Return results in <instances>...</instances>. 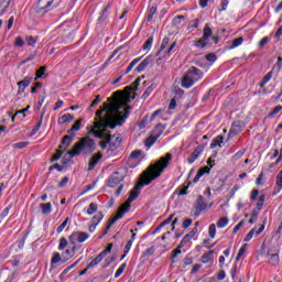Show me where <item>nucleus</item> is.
I'll return each mask as SVG.
<instances>
[{"label":"nucleus","mask_w":282,"mask_h":282,"mask_svg":"<svg viewBox=\"0 0 282 282\" xmlns=\"http://www.w3.org/2000/svg\"><path fill=\"white\" fill-rule=\"evenodd\" d=\"M110 108L101 106L96 112L94 126L91 127V133L95 138H99L101 141L99 145L101 149H107V144L116 149L120 145V134H109V129H116L124 124L127 118H129V111L131 107H126L124 112L113 110L109 111Z\"/></svg>","instance_id":"1"},{"label":"nucleus","mask_w":282,"mask_h":282,"mask_svg":"<svg viewBox=\"0 0 282 282\" xmlns=\"http://www.w3.org/2000/svg\"><path fill=\"white\" fill-rule=\"evenodd\" d=\"M173 160V155L171 153H166L164 156L160 158L154 164L150 165L145 171H143L141 175V182H139L134 188L131 191L130 196L128 197L127 202H124L118 209L116 216L109 221L104 235H107L111 227L118 221V219H122L126 213H129L131 208V202H135L138 199V195H140V188L142 186H149L153 182V180H158L164 170L169 167V164Z\"/></svg>","instance_id":"2"},{"label":"nucleus","mask_w":282,"mask_h":282,"mask_svg":"<svg viewBox=\"0 0 282 282\" xmlns=\"http://www.w3.org/2000/svg\"><path fill=\"white\" fill-rule=\"evenodd\" d=\"M139 85L140 78L135 79L132 85L127 86L123 91H115L112 96L107 99L108 102H104L101 107L109 109L110 112L120 111L122 107L127 109V107H129L127 105H129L131 100H135V94H133V91L138 89ZM124 109L122 113H124Z\"/></svg>","instance_id":"3"},{"label":"nucleus","mask_w":282,"mask_h":282,"mask_svg":"<svg viewBox=\"0 0 282 282\" xmlns=\"http://www.w3.org/2000/svg\"><path fill=\"white\" fill-rule=\"evenodd\" d=\"M202 78H204V73L199 68L192 66L183 76L182 87L191 89V87H193L198 80H202Z\"/></svg>","instance_id":"4"},{"label":"nucleus","mask_w":282,"mask_h":282,"mask_svg":"<svg viewBox=\"0 0 282 282\" xmlns=\"http://www.w3.org/2000/svg\"><path fill=\"white\" fill-rule=\"evenodd\" d=\"M96 149V142L89 137L83 138L79 142H77L70 151H68V155L70 158H76V155H80V151H94Z\"/></svg>","instance_id":"5"},{"label":"nucleus","mask_w":282,"mask_h":282,"mask_svg":"<svg viewBox=\"0 0 282 282\" xmlns=\"http://www.w3.org/2000/svg\"><path fill=\"white\" fill-rule=\"evenodd\" d=\"M213 37V29L206 24L203 30V36L194 42V45L196 47H199L200 50H206V47L210 46V39Z\"/></svg>","instance_id":"6"},{"label":"nucleus","mask_w":282,"mask_h":282,"mask_svg":"<svg viewBox=\"0 0 282 282\" xmlns=\"http://www.w3.org/2000/svg\"><path fill=\"white\" fill-rule=\"evenodd\" d=\"M52 8H56L54 0H39L36 3L37 14H45V12H50Z\"/></svg>","instance_id":"7"},{"label":"nucleus","mask_w":282,"mask_h":282,"mask_svg":"<svg viewBox=\"0 0 282 282\" xmlns=\"http://www.w3.org/2000/svg\"><path fill=\"white\" fill-rule=\"evenodd\" d=\"M87 239H89V234H87L85 231L73 232L69 236V241L73 246H76V243H85V241H87Z\"/></svg>","instance_id":"8"},{"label":"nucleus","mask_w":282,"mask_h":282,"mask_svg":"<svg viewBox=\"0 0 282 282\" xmlns=\"http://www.w3.org/2000/svg\"><path fill=\"white\" fill-rule=\"evenodd\" d=\"M100 160H102V152L94 154L88 162V171H94Z\"/></svg>","instance_id":"9"},{"label":"nucleus","mask_w":282,"mask_h":282,"mask_svg":"<svg viewBox=\"0 0 282 282\" xmlns=\"http://www.w3.org/2000/svg\"><path fill=\"white\" fill-rule=\"evenodd\" d=\"M263 230H265V224H262L259 229H257V228L251 229L248 232V235L245 237V241L246 242L251 241L252 237H254V236L259 237V235H261Z\"/></svg>","instance_id":"10"},{"label":"nucleus","mask_w":282,"mask_h":282,"mask_svg":"<svg viewBox=\"0 0 282 282\" xmlns=\"http://www.w3.org/2000/svg\"><path fill=\"white\" fill-rule=\"evenodd\" d=\"M120 182H122V176H120L118 172H115L108 180V186L110 188H116Z\"/></svg>","instance_id":"11"},{"label":"nucleus","mask_w":282,"mask_h":282,"mask_svg":"<svg viewBox=\"0 0 282 282\" xmlns=\"http://www.w3.org/2000/svg\"><path fill=\"white\" fill-rule=\"evenodd\" d=\"M102 217H104L102 213H98L97 215H95L91 218V224L88 227L89 232H95L98 224H100V221H102Z\"/></svg>","instance_id":"12"},{"label":"nucleus","mask_w":282,"mask_h":282,"mask_svg":"<svg viewBox=\"0 0 282 282\" xmlns=\"http://www.w3.org/2000/svg\"><path fill=\"white\" fill-rule=\"evenodd\" d=\"M197 232V228L192 229L188 234L184 236V238L181 240L178 248H184L186 243L191 241L195 237V234Z\"/></svg>","instance_id":"13"},{"label":"nucleus","mask_w":282,"mask_h":282,"mask_svg":"<svg viewBox=\"0 0 282 282\" xmlns=\"http://www.w3.org/2000/svg\"><path fill=\"white\" fill-rule=\"evenodd\" d=\"M31 83H32V77H30V76H26V77H24V79L20 80L18 83V86H19L18 94H23V91H25V88L30 87Z\"/></svg>","instance_id":"14"},{"label":"nucleus","mask_w":282,"mask_h":282,"mask_svg":"<svg viewBox=\"0 0 282 282\" xmlns=\"http://www.w3.org/2000/svg\"><path fill=\"white\" fill-rule=\"evenodd\" d=\"M74 138L76 135H65L62 140V145H59V149H64V151L67 150V148L74 142Z\"/></svg>","instance_id":"15"},{"label":"nucleus","mask_w":282,"mask_h":282,"mask_svg":"<svg viewBox=\"0 0 282 282\" xmlns=\"http://www.w3.org/2000/svg\"><path fill=\"white\" fill-rule=\"evenodd\" d=\"M153 252H155V249L153 247L143 251L142 256L140 257V262L147 263V261H149V257H152Z\"/></svg>","instance_id":"16"},{"label":"nucleus","mask_w":282,"mask_h":282,"mask_svg":"<svg viewBox=\"0 0 282 282\" xmlns=\"http://www.w3.org/2000/svg\"><path fill=\"white\" fill-rule=\"evenodd\" d=\"M153 61V57L148 56L145 57L137 67L138 72H144V69H147V67H149V64H151Z\"/></svg>","instance_id":"17"},{"label":"nucleus","mask_w":282,"mask_h":282,"mask_svg":"<svg viewBox=\"0 0 282 282\" xmlns=\"http://www.w3.org/2000/svg\"><path fill=\"white\" fill-rule=\"evenodd\" d=\"M203 152H204V148L197 147L192 153L191 158L188 159V163L193 164V162H195V160H197V158H199V155H202Z\"/></svg>","instance_id":"18"},{"label":"nucleus","mask_w":282,"mask_h":282,"mask_svg":"<svg viewBox=\"0 0 282 282\" xmlns=\"http://www.w3.org/2000/svg\"><path fill=\"white\" fill-rule=\"evenodd\" d=\"M65 263V261H69V258H65L63 260V257H61V253L58 252H53L52 259H51V263L52 265L56 264V263Z\"/></svg>","instance_id":"19"},{"label":"nucleus","mask_w":282,"mask_h":282,"mask_svg":"<svg viewBox=\"0 0 282 282\" xmlns=\"http://www.w3.org/2000/svg\"><path fill=\"white\" fill-rule=\"evenodd\" d=\"M267 257L271 265H279V252L276 253L269 252Z\"/></svg>","instance_id":"20"},{"label":"nucleus","mask_w":282,"mask_h":282,"mask_svg":"<svg viewBox=\"0 0 282 282\" xmlns=\"http://www.w3.org/2000/svg\"><path fill=\"white\" fill-rule=\"evenodd\" d=\"M8 8H10V0H2L0 3V17H3L8 12Z\"/></svg>","instance_id":"21"},{"label":"nucleus","mask_w":282,"mask_h":282,"mask_svg":"<svg viewBox=\"0 0 282 282\" xmlns=\"http://www.w3.org/2000/svg\"><path fill=\"white\" fill-rule=\"evenodd\" d=\"M196 210H206V203H204V196L202 195L196 200Z\"/></svg>","instance_id":"22"},{"label":"nucleus","mask_w":282,"mask_h":282,"mask_svg":"<svg viewBox=\"0 0 282 282\" xmlns=\"http://www.w3.org/2000/svg\"><path fill=\"white\" fill-rule=\"evenodd\" d=\"M72 120H74V116H72L70 113H66V115L62 116V118L58 119V123L65 124L67 122H72Z\"/></svg>","instance_id":"23"},{"label":"nucleus","mask_w":282,"mask_h":282,"mask_svg":"<svg viewBox=\"0 0 282 282\" xmlns=\"http://www.w3.org/2000/svg\"><path fill=\"white\" fill-rule=\"evenodd\" d=\"M80 124H83V119H78L68 130V133H76V131H80Z\"/></svg>","instance_id":"24"},{"label":"nucleus","mask_w":282,"mask_h":282,"mask_svg":"<svg viewBox=\"0 0 282 282\" xmlns=\"http://www.w3.org/2000/svg\"><path fill=\"white\" fill-rule=\"evenodd\" d=\"M243 131V127L239 123H232L230 132L234 133V135H237V133H241Z\"/></svg>","instance_id":"25"},{"label":"nucleus","mask_w":282,"mask_h":282,"mask_svg":"<svg viewBox=\"0 0 282 282\" xmlns=\"http://www.w3.org/2000/svg\"><path fill=\"white\" fill-rule=\"evenodd\" d=\"M109 8H111V2H108L107 7L101 11L100 17L98 19L99 22L107 20V12H109Z\"/></svg>","instance_id":"26"},{"label":"nucleus","mask_w":282,"mask_h":282,"mask_svg":"<svg viewBox=\"0 0 282 282\" xmlns=\"http://www.w3.org/2000/svg\"><path fill=\"white\" fill-rule=\"evenodd\" d=\"M40 208L42 209L43 215H50V213H52V204L51 203L41 204Z\"/></svg>","instance_id":"27"},{"label":"nucleus","mask_w":282,"mask_h":282,"mask_svg":"<svg viewBox=\"0 0 282 282\" xmlns=\"http://www.w3.org/2000/svg\"><path fill=\"white\" fill-rule=\"evenodd\" d=\"M165 129H166V126L158 124L153 131V135H156L158 138H160V135L164 133Z\"/></svg>","instance_id":"28"},{"label":"nucleus","mask_w":282,"mask_h":282,"mask_svg":"<svg viewBox=\"0 0 282 282\" xmlns=\"http://www.w3.org/2000/svg\"><path fill=\"white\" fill-rule=\"evenodd\" d=\"M213 261V251H208L202 256V263H210Z\"/></svg>","instance_id":"29"},{"label":"nucleus","mask_w":282,"mask_h":282,"mask_svg":"<svg viewBox=\"0 0 282 282\" xmlns=\"http://www.w3.org/2000/svg\"><path fill=\"white\" fill-rule=\"evenodd\" d=\"M102 256L98 254L94 260H91V262L87 265V269L90 268H96V265H98V263H100V261H102Z\"/></svg>","instance_id":"30"},{"label":"nucleus","mask_w":282,"mask_h":282,"mask_svg":"<svg viewBox=\"0 0 282 282\" xmlns=\"http://www.w3.org/2000/svg\"><path fill=\"white\" fill-rule=\"evenodd\" d=\"M243 43V37H238L231 41V45L229 46V50H235V47H239Z\"/></svg>","instance_id":"31"},{"label":"nucleus","mask_w":282,"mask_h":282,"mask_svg":"<svg viewBox=\"0 0 282 282\" xmlns=\"http://www.w3.org/2000/svg\"><path fill=\"white\" fill-rule=\"evenodd\" d=\"M248 250V245H242V247L239 249L238 254L236 257V261H239V259H241V257H243L246 254V251Z\"/></svg>","instance_id":"32"},{"label":"nucleus","mask_w":282,"mask_h":282,"mask_svg":"<svg viewBox=\"0 0 282 282\" xmlns=\"http://www.w3.org/2000/svg\"><path fill=\"white\" fill-rule=\"evenodd\" d=\"M272 79V70L269 72L262 79V82L260 83V87H265V85H268V83H270V80Z\"/></svg>","instance_id":"33"},{"label":"nucleus","mask_w":282,"mask_h":282,"mask_svg":"<svg viewBox=\"0 0 282 282\" xmlns=\"http://www.w3.org/2000/svg\"><path fill=\"white\" fill-rule=\"evenodd\" d=\"M98 210V204L90 203L87 209V215H94V213H97Z\"/></svg>","instance_id":"34"},{"label":"nucleus","mask_w":282,"mask_h":282,"mask_svg":"<svg viewBox=\"0 0 282 282\" xmlns=\"http://www.w3.org/2000/svg\"><path fill=\"white\" fill-rule=\"evenodd\" d=\"M153 89H154L153 85L149 86L141 97L142 100H147V98H149L151 94H153Z\"/></svg>","instance_id":"35"},{"label":"nucleus","mask_w":282,"mask_h":282,"mask_svg":"<svg viewBox=\"0 0 282 282\" xmlns=\"http://www.w3.org/2000/svg\"><path fill=\"white\" fill-rule=\"evenodd\" d=\"M263 204H265V195H260L258 203L256 205L257 210H261L263 208Z\"/></svg>","instance_id":"36"},{"label":"nucleus","mask_w":282,"mask_h":282,"mask_svg":"<svg viewBox=\"0 0 282 282\" xmlns=\"http://www.w3.org/2000/svg\"><path fill=\"white\" fill-rule=\"evenodd\" d=\"M208 232L210 239H215V236L217 235V226H215V224H212L208 228Z\"/></svg>","instance_id":"37"},{"label":"nucleus","mask_w":282,"mask_h":282,"mask_svg":"<svg viewBox=\"0 0 282 282\" xmlns=\"http://www.w3.org/2000/svg\"><path fill=\"white\" fill-rule=\"evenodd\" d=\"M158 12V7H151L147 21H153V17H155V13Z\"/></svg>","instance_id":"38"},{"label":"nucleus","mask_w":282,"mask_h":282,"mask_svg":"<svg viewBox=\"0 0 282 282\" xmlns=\"http://www.w3.org/2000/svg\"><path fill=\"white\" fill-rule=\"evenodd\" d=\"M154 142H158V137L152 134L145 141L147 147H153Z\"/></svg>","instance_id":"39"},{"label":"nucleus","mask_w":282,"mask_h":282,"mask_svg":"<svg viewBox=\"0 0 282 282\" xmlns=\"http://www.w3.org/2000/svg\"><path fill=\"white\" fill-rule=\"evenodd\" d=\"M29 144L30 142L28 141L18 142L12 144V149H25V147H28Z\"/></svg>","instance_id":"40"},{"label":"nucleus","mask_w":282,"mask_h":282,"mask_svg":"<svg viewBox=\"0 0 282 282\" xmlns=\"http://www.w3.org/2000/svg\"><path fill=\"white\" fill-rule=\"evenodd\" d=\"M223 140H224V138H221V137H217L216 139H214V141L210 143V149H215V148L219 147V144H221Z\"/></svg>","instance_id":"41"},{"label":"nucleus","mask_w":282,"mask_h":282,"mask_svg":"<svg viewBox=\"0 0 282 282\" xmlns=\"http://www.w3.org/2000/svg\"><path fill=\"white\" fill-rule=\"evenodd\" d=\"M126 268L127 263L121 264L115 273V279H118L124 272Z\"/></svg>","instance_id":"42"},{"label":"nucleus","mask_w":282,"mask_h":282,"mask_svg":"<svg viewBox=\"0 0 282 282\" xmlns=\"http://www.w3.org/2000/svg\"><path fill=\"white\" fill-rule=\"evenodd\" d=\"M69 221V218H66L58 227H57V234L61 235L63 230L67 227V224Z\"/></svg>","instance_id":"43"},{"label":"nucleus","mask_w":282,"mask_h":282,"mask_svg":"<svg viewBox=\"0 0 282 282\" xmlns=\"http://www.w3.org/2000/svg\"><path fill=\"white\" fill-rule=\"evenodd\" d=\"M218 228H226L228 226V218L223 217L217 223Z\"/></svg>","instance_id":"44"},{"label":"nucleus","mask_w":282,"mask_h":282,"mask_svg":"<svg viewBox=\"0 0 282 282\" xmlns=\"http://www.w3.org/2000/svg\"><path fill=\"white\" fill-rule=\"evenodd\" d=\"M111 248H113V243H109L108 247L99 253L101 256V258L105 259V257H107V254H109V252H111Z\"/></svg>","instance_id":"45"},{"label":"nucleus","mask_w":282,"mask_h":282,"mask_svg":"<svg viewBox=\"0 0 282 282\" xmlns=\"http://www.w3.org/2000/svg\"><path fill=\"white\" fill-rule=\"evenodd\" d=\"M137 63H140V58H135L129 64V66L127 67L126 74H129V72H131L133 67H135Z\"/></svg>","instance_id":"46"},{"label":"nucleus","mask_w":282,"mask_h":282,"mask_svg":"<svg viewBox=\"0 0 282 282\" xmlns=\"http://www.w3.org/2000/svg\"><path fill=\"white\" fill-rule=\"evenodd\" d=\"M47 69V67H45V66H41L37 70H36V73H35V79L36 78H42L43 77V74H45V70Z\"/></svg>","instance_id":"47"},{"label":"nucleus","mask_w":282,"mask_h":282,"mask_svg":"<svg viewBox=\"0 0 282 282\" xmlns=\"http://www.w3.org/2000/svg\"><path fill=\"white\" fill-rule=\"evenodd\" d=\"M153 45V37H149L145 43L143 44V50L147 51V50H151Z\"/></svg>","instance_id":"48"},{"label":"nucleus","mask_w":282,"mask_h":282,"mask_svg":"<svg viewBox=\"0 0 282 282\" xmlns=\"http://www.w3.org/2000/svg\"><path fill=\"white\" fill-rule=\"evenodd\" d=\"M67 239L66 238H61L59 239V245H58V250H65L67 248Z\"/></svg>","instance_id":"49"},{"label":"nucleus","mask_w":282,"mask_h":282,"mask_svg":"<svg viewBox=\"0 0 282 282\" xmlns=\"http://www.w3.org/2000/svg\"><path fill=\"white\" fill-rule=\"evenodd\" d=\"M245 154H246V149L239 150V151L232 156V160H234V161L240 160V158H243Z\"/></svg>","instance_id":"50"},{"label":"nucleus","mask_w":282,"mask_h":282,"mask_svg":"<svg viewBox=\"0 0 282 282\" xmlns=\"http://www.w3.org/2000/svg\"><path fill=\"white\" fill-rule=\"evenodd\" d=\"M14 45L15 47H23V45H25V41H23V37L18 36L15 37Z\"/></svg>","instance_id":"51"},{"label":"nucleus","mask_w":282,"mask_h":282,"mask_svg":"<svg viewBox=\"0 0 282 282\" xmlns=\"http://www.w3.org/2000/svg\"><path fill=\"white\" fill-rule=\"evenodd\" d=\"M167 45H169V37H164L161 43L159 52H164V50H166Z\"/></svg>","instance_id":"52"},{"label":"nucleus","mask_w":282,"mask_h":282,"mask_svg":"<svg viewBox=\"0 0 282 282\" xmlns=\"http://www.w3.org/2000/svg\"><path fill=\"white\" fill-rule=\"evenodd\" d=\"M41 124H42V122L41 121H39L36 124H35V127L32 129V131H31V137L32 135H36V133H39V130L41 129Z\"/></svg>","instance_id":"53"},{"label":"nucleus","mask_w":282,"mask_h":282,"mask_svg":"<svg viewBox=\"0 0 282 282\" xmlns=\"http://www.w3.org/2000/svg\"><path fill=\"white\" fill-rule=\"evenodd\" d=\"M206 61H209V63H215L217 61V55H215V53H209L206 55Z\"/></svg>","instance_id":"54"},{"label":"nucleus","mask_w":282,"mask_h":282,"mask_svg":"<svg viewBox=\"0 0 282 282\" xmlns=\"http://www.w3.org/2000/svg\"><path fill=\"white\" fill-rule=\"evenodd\" d=\"M132 246H133V240H129V241L127 242L126 247H124V250H123L124 256H126V254H129V250H131V247H132Z\"/></svg>","instance_id":"55"},{"label":"nucleus","mask_w":282,"mask_h":282,"mask_svg":"<svg viewBox=\"0 0 282 282\" xmlns=\"http://www.w3.org/2000/svg\"><path fill=\"white\" fill-rule=\"evenodd\" d=\"M61 155H63V150H56V153L52 158V162H56V160H61Z\"/></svg>","instance_id":"56"},{"label":"nucleus","mask_w":282,"mask_h":282,"mask_svg":"<svg viewBox=\"0 0 282 282\" xmlns=\"http://www.w3.org/2000/svg\"><path fill=\"white\" fill-rule=\"evenodd\" d=\"M61 155H63V150H56V153L52 158V162H56V160H61Z\"/></svg>","instance_id":"57"},{"label":"nucleus","mask_w":282,"mask_h":282,"mask_svg":"<svg viewBox=\"0 0 282 282\" xmlns=\"http://www.w3.org/2000/svg\"><path fill=\"white\" fill-rule=\"evenodd\" d=\"M26 43L28 45H31V47H34V45H36V40L33 36H26Z\"/></svg>","instance_id":"58"},{"label":"nucleus","mask_w":282,"mask_h":282,"mask_svg":"<svg viewBox=\"0 0 282 282\" xmlns=\"http://www.w3.org/2000/svg\"><path fill=\"white\" fill-rule=\"evenodd\" d=\"M68 182H69V177H67V176L63 177L58 185L59 188H65V186H67Z\"/></svg>","instance_id":"59"},{"label":"nucleus","mask_w":282,"mask_h":282,"mask_svg":"<svg viewBox=\"0 0 282 282\" xmlns=\"http://www.w3.org/2000/svg\"><path fill=\"white\" fill-rule=\"evenodd\" d=\"M173 221V215H171L166 220L160 224L159 228H164V226H169Z\"/></svg>","instance_id":"60"},{"label":"nucleus","mask_w":282,"mask_h":282,"mask_svg":"<svg viewBox=\"0 0 282 282\" xmlns=\"http://www.w3.org/2000/svg\"><path fill=\"white\" fill-rule=\"evenodd\" d=\"M281 67H282V57H278V62L273 66V69H278V72H281Z\"/></svg>","instance_id":"61"},{"label":"nucleus","mask_w":282,"mask_h":282,"mask_svg":"<svg viewBox=\"0 0 282 282\" xmlns=\"http://www.w3.org/2000/svg\"><path fill=\"white\" fill-rule=\"evenodd\" d=\"M270 43V37L265 36L259 42V47H263L264 45H268Z\"/></svg>","instance_id":"62"},{"label":"nucleus","mask_w":282,"mask_h":282,"mask_svg":"<svg viewBox=\"0 0 282 282\" xmlns=\"http://www.w3.org/2000/svg\"><path fill=\"white\" fill-rule=\"evenodd\" d=\"M193 224V219L191 218H186L184 221H183V228H188L191 225Z\"/></svg>","instance_id":"63"},{"label":"nucleus","mask_w":282,"mask_h":282,"mask_svg":"<svg viewBox=\"0 0 282 282\" xmlns=\"http://www.w3.org/2000/svg\"><path fill=\"white\" fill-rule=\"evenodd\" d=\"M282 109V106H276L273 111L270 113V116H276V113H279Z\"/></svg>","instance_id":"64"}]
</instances>
